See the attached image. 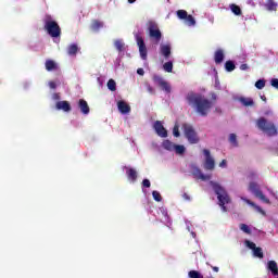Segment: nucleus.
<instances>
[{
	"label": "nucleus",
	"mask_w": 278,
	"mask_h": 278,
	"mask_svg": "<svg viewBox=\"0 0 278 278\" xmlns=\"http://www.w3.org/2000/svg\"><path fill=\"white\" fill-rule=\"evenodd\" d=\"M249 190L256 197V199H258V201H262V203H266L267 205H270V203H274V201H277L278 199L275 191L270 188L260 189V185L255 181L249 184Z\"/></svg>",
	"instance_id": "2"
},
{
	"label": "nucleus",
	"mask_w": 278,
	"mask_h": 278,
	"mask_svg": "<svg viewBox=\"0 0 278 278\" xmlns=\"http://www.w3.org/2000/svg\"><path fill=\"white\" fill-rule=\"evenodd\" d=\"M78 51H79V46H77V43H72L67 48L68 55H77Z\"/></svg>",
	"instance_id": "26"
},
{
	"label": "nucleus",
	"mask_w": 278,
	"mask_h": 278,
	"mask_svg": "<svg viewBox=\"0 0 278 278\" xmlns=\"http://www.w3.org/2000/svg\"><path fill=\"white\" fill-rule=\"evenodd\" d=\"M192 173L194 175V177H197V179H201L202 181H210V179H212V174H203V172H201V169L194 167L192 169Z\"/></svg>",
	"instance_id": "16"
},
{
	"label": "nucleus",
	"mask_w": 278,
	"mask_h": 278,
	"mask_svg": "<svg viewBox=\"0 0 278 278\" xmlns=\"http://www.w3.org/2000/svg\"><path fill=\"white\" fill-rule=\"evenodd\" d=\"M170 51H172L170 43L160 45V53L161 55H163V58H165V60H168V58H170Z\"/></svg>",
	"instance_id": "17"
},
{
	"label": "nucleus",
	"mask_w": 278,
	"mask_h": 278,
	"mask_svg": "<svg viewBox=\"0 0 278 278\" xmlns=\"http://www.w3.org/2000/svg\"><path fill=\"white\" fill-rule=\"evenodd\" d=\"M52 99L53 101H60V93H53Z\"/></svg>",
	"instance_id": "48"
},
{
	"label": "nucleus",
	"mask_w": 278,
	"mask_h": 278,
	"mask_svg": "<svg viewBox=\"0 0 278 278\" xmlns=\"http://www.w3.org/2000/svg\"><path fill=\"white\" fill-rule=\"evenodd\" d=\"M78 108L81 114H84L85 116H88V114H90V106L88 105V102L86 100L80 99L78 101Z\"/></svg>",
	"instance_id": "19"
},
{
	"label": "nucleus",
	"mask_w": 278,
	"mask_h": 278,
	"mask_svg": "<svg viewBox=\"0 0 278 278\" xmlns=\"http://www.w3.org/2000/svg\"><path fill=\"white\" fill-rule=\"evenodd\" d=\"M265 8L269 10V12H275L277 10V2H275V0H267Z\"/></svg>",
	"instance_id": "28"
},
{
	"label": "nucleus",
	"mask_w": 278,
	"mask_h": 278,
	"mask_svg": "<svg viewBox=\"0 0 278 278\" xmlns=\"http://www.w3.org/2000/svg\"><path fill=\"white\" fill-rule=\"evenodd\" d=\"M43 27L47 34L51 36V38H60V36L62 35V29L60 28V25L51 15H45Z\"/></svg>",
	"instance_id": "4"
},
{
	"label": "nucleus",
	"mask_w": 278,
	"mask_h": 278,
	"mask_svg": "<svg viewBox=\"0 0 278 278\" xmlns=\"http://www.w3.org/2000/svg\"><path fill=\"white\" fill-rule=\"evenodd\" d=\"M117 110L119 114H129L131 112V106L125 100L117 101Z\"/></svg>",
	"instance_id": "15"
},
{
	"label": "nucleus",
	"mask_w": 278,
	"mask_h": 278,
	"mask_svg": "<svg viewBox=\"0 0 278 278\" xmlns=\"http://www.w3.org/2000/svg\"><path fill=\"white\" fill-rule=\"evenodd\" d=\"M212 97H213V99H216V94H214V93H213V96H212Z\"/></svg>",
	"instance_id": "57"
},
{
	"label": "nucleus",
	"mask_w": 278,
	"mask_h": 278,
	"mask_svg": "<svg viewBox=\"0 0 278 278\" xmlns=\"http://www.w3.org/2000/svg\"><path fill=\"white\" fill-rule=\"evenodd\" d=\"M181 128L185 134V138H187L189 144H199L201 138H199L197 130H194V128L191 125L182 124Z\"/></svg>",
	"instance_id": "6"
},
{
	"label": "nucleus",
	"mask_w": 278,
	"mask_h": 278,
	"mask_svg": "<svg viewBox=\"0 0 278 278\" xmlns=\"http://www.w3.org/2000/svg\"><path fill=\"white\" fill-rule=\"evenodd\" d=\"M159 216H162V223H164L167 227H170V217H168V212L166 211L165 207L159 208Z\"/></svg>",
	"instance_id": "18"
},
{
	"label": "nucleus",
	"mask_w": 278,
	"mask_h": 278,
	"mask_svg": "<svg viewBox=\"0 0 278 278\" xmlns=\"http://www.w3.org/2000/svg\"><path fill=\"white\" fill-rule=\"evenodd\" d=\"M225 60V52L219 49L215 52V62L216 64H220Z\"/></svg>",
	"instance_id": "27"
},
{
	"label": "nucleus",
	"mask_w": 278,
	"mask_h": 278,
	"mask_svg": "<svg viewBox=\"0 0 278 278\" xmlns=\"http://www.w3.org/2000/svg\"><path fill=\"white\" fill-rule=\"evenodd\" d=\"M261 99H262V101H266V97L265 96H262Z\"/></svg>",
	"instance_id": "56"
},
{
	"label": "nucleus",
	"mask_w": 278,
	"mask_h": 278,
	"mask_svg": "<svg viewBox=\"0 0 278 278\" xmlns=\"http://www.w3.org/2000/svg\"><path fill=\"white\" fill-rule=\"evenodd\" d=\"M173 136L175 138H179V136H181V134L179 132V123H176L174 128H173Z\"/></svg>",
	"instance_id": "40"
},
{
	"label": "nucleus",
	"mask_w": 278,
	"mask_h": 278,
	"mask_svg": "<svg viewBox=\"0 0 278 278\" xmlns=\"http://www.w3.org/2000/svg\"><path fill=\"white\" fill-rule=\"evenodd\" d=\"M185 25H188V27H194L197 25V21L194 20V17L192 15H189L185 20Z\"/></svg>",
	"instance_id": "31"
},
{
	"label": "nucleus",
	"mask_w": 278,
	"mask_h": 278,
	"mask_svg": "<svg viewBox=\"0 0 278 278\" xmlns=\"http://www.w3.org/2000/svg\"><path fill=\"white\" fill-rule=\"evenodd\" d=\"M182 199H184L185 201H190V195H189L188 193H184V194H182Z\"/></svg>",
	"instance_id": "49"
},
{
	"label": "nucleus",
	"mask_w": 278,
	"mask_h": 278,
	"mask_svg": "<svg viewBox=\"0 0 278 278\" xmlns=\"http://www.w3.org/2000/svg\"><path fill=\"white\" fill-rule=\"evenodd\" d=\"M176 14H177V17H178L180 21H186L187 17L189 16V15H188V12H187L186 10H178V11L176 12Z\"/></svg>",
	"instance_id": "32"
},
{
	"label": "nucleus",
	"mask_w": 278,
	"mask_h": 278,
	"mask_svg": "<svg viewBox=\"0 0 278 278\" xmlns=\"http://www.w3.org/2000/svg\"><path fill=\"white\" fill-rule=\"evenodd\" d=\"M208 186L210 188H212V190H214L215 194L217 195L222 211L228 212L229 208L227 207V205L231 203V198L229 197V193H227V190H225L224 187L216 181H210Z\"/></svg>",
	"instance_id": "3"
},
{
	"label": "nucleus",
	"mask_w": 278,
	"mask_h": 278,
	"mask_svg": "<svg viewBox=\"0 0 278 278\" xmlns=\"http://www.w3.org/2000/svg\"><path fill=\"white\" fill-rule=\"evenodd\" d=\"M103 27H105V23L94 20L93 22H91L90 28L92 29V31H99V29H103Z\"/></svg>",
	"instance_id": "23"
},
{
	"label": "nucleus",
	"mask_w": 278,
	"mask_h": 278,
	"mask_svg": "<svg viewBox=\"0 0 278 278\" xmlns=\"http://www.w3.org/2000/svg\"><path fill=\"white\" fill-rule=\"evenodd\" d=\"M241 201H244V203H247L248 205H251V207H254V210H256V212H258L260 214H266L264 212V210H262V207L257 206L255 203H253L251 200L244 198V197H241Z\"/></svg>",
	"instance_id": "24"
},
{
	"label": "nucleus",
	"mask_w": 278,
	"mask_h": 278,
	"mask_svg": "<svg viewBox=\"0 0 278 278\" xmlns=\"http://www.w3.org/2000/svg\"><path fill=\"white\" fill-rule=\"evenodd\" d=\"M162 147L166 151L176 153V155H184L186 153V146L174 143L170 140H164Z\"/></svg>",
	"instance_id": "7"
},
{
	"label": "nucleus",
	"mask_w": 278,
	"mask_h": 278,
	"mask_svg": "<svg viewBox=\"0 0 278 278\" xmlns=\"http://www.w3.org/2000/svg\"><path fill=\"white\" fill-rule=\"evenodd\" d=\"M153 129L155 130V134L160 138H168V130H166V128L164 127V124L162 122L156 121L153 124Z\"/></svg>",
	"instance_id": "13"
},
{
	"label": "nucleus",
	"mask_w": 278,
	"mask_h": 278,
	"mask_svg": "<svg viewBox=\"0 0 278 278\" xmlns=\"http://www.w3.org/2000/svg\"><path fill=\"white\" fill-rule=\"evenodd\" d=\"M264 116H267V118H274V119L277 118V115L270 109H266L264 111Z\"/></svg>",
	"instance_id": "37"
},
{
	"label": "nucleus",
	"mask_w": 278,
	"mask_h": 278,
	"mask_svg": "<svg viewBox=\"0 0 278 278\" xmlns=\"http://www.w3.org/2000/svg\"><path fill=\"white\" fill-rule=\"evenodd\" d=\"M219 168H227V160H223L219 164H218Z\"/></svg>",
	"instance_id": "46"
},
{
	"label": "nucleus",
	"mask_w": 278,
	"mask_h": 278,
	"mask_svg": "<svg viewBox=\"0 0 278 278\" xmlns=\"http://www.w3.org/2000/svg\"><path fill=\"white\" fill-rule=\"evenodd\" d=\"M163 70L165 73H173V61L163 64Z\"/></svg>",
	"instance_id": "33"
},
{
	"label": "nucleus",
	"mask_w": 278,
	"mask_h": 278,
	"mask_svg": "<svg viewBox=\"0 0 278 278\" xmlns=\"http://www.w3.org/2000/svg\"><path fill=\"white\" fill-rule=\"evenodd\" d=\"M202 153H203L202 166L204 170H214L216 168V160L212 155V152H210V150L207 149H204Z\"/></svg>",
	"instance_id": "8"
},
{
	"label": "nucleus",
	"mask_w": 278,
	"mask_h": 278,
	"mask_svg": "<svg viewBox=\"0 0 278 278\" xmlns=\"http://www.w3.org/2000/svg\"><path fill=\"white\" fill-rule=\"evenodd\" d=\"M123 170L126 174L128 181H130V184H136L138 179V172L134 167L129 166H124Z\"/></svg>",
	"instance_id": "14"
},
{
	"label": "nucleus",
	"mask_w": 278,
	"mask_h": 278,
	"mask_svg": "<svg viewBox=\"0 0 278 278\" xmlns=\"http://www.w3.org/2000/svg\"><path fill=\"white\" fill-rule=\"evenodd\" d=\"M148 92H150V94H153L155 90L153 89V87L148 86Z\"/></svg>",
	"instance_id": "50"
},
{
	"label": "nucleus",
	"mask_w": 278,
	"mask_h": 278,
	"mask_svg": "<svg viewBox=\"0 0 278 278\" xmlns=\"http://www.w3.org/2000/svg\"><path fill=\"white\" fill-rule=\"evenodd\" d=\"M58 86H60V81H50V83H49V87H50L52 90H55V88H58Z\"/></svg>",
	"instance_id": "43"
},
{
	"label": "nucleus",
	"mask_w": 278,
	"mask_h": 278,
	"mask_svg": "<svg viewBox=\"0 0 278 278\" xmlns=\"http://www.w3.org/2000/svg\"><path fill=\"white\" fill-rule=\"evenodd\" d=\"M265 87H266V80L264 79H258L255 83V88H257V90H264Z\"/></svg>",
	"instance_id": "34"
},
{
	"label": "nucleus",
	"mask_w": 278,
	"mask_h": 278,
	"mask_svg": "<svg viewBox=\"0 0 278 278\" xmlns=\"http://www.w3.org/2000/svg\"><path fill=\"white\" fill-rule=\"evenodd\" d=\"M114 47L115 49H117V51H125V42L123 41V39H116L114 41Z\"/></svg>",
	"instance_id": "29"
},
{
	"label": "nucleus",
	"mask_w": 278,
	"mask_h": 278,
	"mask_svg": "<svg viewBox=\"0 0 278 278\" xmlns=\"http://www.w3.org/2000/svg\"><path fill=\"white\" fill-rule=\"evenodd\" d=\"M187 103L193 108V110L200 116H207L210 114L212 108H214V102L207 100L205 96L201 93L189 92L186 97Z\"/></svg>",
	"instance_id": "1"
},
{
	"label": "nucleus",
	"mask_w": 278,
	"mask_h": 278,
	"mask_svg": "<svg viewBox=\"0 0 278 278\" xmlns=\"http://www.w3.org/2000/svg\"><path fill=\"white\" fill-rule=\"evenodd\" d=\"M186 225H187L188 231H191L192 238H197V233L194 231L190 230V223L187 222Z\"/></svg>",
	"instance_id": "47"
},
{
	"label": "nucleus",
	"mask_w": 278,
	"mask_h": 278,
	"mask_svg": "<svg viewBox=\"0 0 278 278\" xmlns=\"http://www.w3.org/2000/svg\"><path fill=\"white\" fill-rule=\"evenodd\" d=\"M137 73H138V75H144V70L143 68H138Z\"/></svg>",
	"instance_id": "52"
},
{
	"label": "nucleus",
	"mask_w": 278,
	"mask_h": 278,
	"mask_svg": "<svg viewBox=\"0 0 278 278\" xmlns=\"http://www.w3.org/2000/svg\"><path fill=\"white\" fill-rule=\"evenodd\" d=\"M135 39L139 49L141 60H147L148 51L147 43H144V39L140 35H135Z\"/></svg>",
	"instance_id": "11"
},
{
	"label": "nucleus",
	"mask_w": 278,
	"mask_h": 278,
	"mask_svg": "<svg viewBox=\"0 0 278 278\" xmlns=\"http://www.w3.org/2000/svg\"><path fill=\"white\" fill-rule=\"evenodd\" d=\"M239 227H240L241 231H243V233L251 235V227H249V225L241 224Z\"/></svg>",
	"instance_id": "41"
},
{
	"label": "nucleus",
	"mask_w": 278,
	"mask_h": 278,
	"mask_svg": "<svg viewBox=\"0 0 278 278\" xmlns=\"http://www.w3.org/2000/svg\"><path fill=\"white\" fill-rule=\"evenodd\" d=\"M225 68L228 71V73H231V71H236V64H233L231 61H227Z\"/></svg>",
	"instance_id": "36"
},
{
	"label": "nucleus",
	"mask_w": 278,
	"mask_h": 278,
	"mask_svg": "<svg viewBox=\"0 0 278 278\" xmlns=\"http://www.w3.org/2000/svg\"><path fill=\"white\" fill-rule=\"evenodd\" d=\"M249 68V65H247V64H242L241 66H240V70L241 71H247Z\"/></svg>",
	"instance_id": "51"
},
{
	"label": "nucleus",
	"mask_w": 278,
	"mask_h": 278,
	"mask_svg": "<svg viewBox=\"0 0 278 278\" xmlns=\"http://www.w3.org/2000/svg\"><path fill=\"white\" fill-rule=\"evenodd\" d=\"M108 88L111 90V92H115L116 90V81L114 79H110L108 81Z\"/></svg>",
	"instance_id": "38"
},
{
	"label": "nucleus",
	"mask_w": 278,
	"mask_h": 278,
	"mask_svg": "<svg viewBox=\"0 0 278 278\" xmlns=\"http://www.w3.org/2000/svg\"><path fill=\"white\" fill-rule=\"evenodd\" d=\"M46 71H58V64L53 60L46 61Z\"/></svg>",
	"instance_id": "25"
},
{
	"label": "nucleus",
	"mask_w": 278,
	"mask_h": 278,
	"mask_svg": "<svg viewBox=\"0 0 278 278\" xmlns=\"http://www.w3.org/2000/svg\"><path fill=\"white\" fill-rule=\"evenodd\" d=\"M270 84H271L273 88H276V90H278V79L277 78L271 79Z\"/></svg>",
	"instance_id": "45"
},
{
	"label": "nucleus",
	"mask_w": 278,
	"mask_h": 278,
	"mask_svg": "<svg viewBox=\"0 0 278 278\" xmlns=\"http://www.w3.org/2000/svg\"><path fill=\"white\" fill-rule=\"evenodd\" d=\"M142 186L143 188H151V181L149 179H143Z\"/></svg>",
	"instance_id": "44"
},
{
	"label": "nucleus",
	"mask_w": 278,
	"mask_h": 278,
	"mask_svg": "<svg viewBox=\"0 0 278 278\" xmlns=\"http://www.w3.org/2000/svg\"><path fill=\"white\" fill-rule=\"evenodd\" d=\"M149 37L154 41L155 45L160 43L162 40V31L160 26L155 22H149L148 24Z\"/></svg>",
	"instance_id": "9"
},
{
	"label": "nucleus",
	"mask_w": 278,
	"mask_h": 278,
	"mask_svg": "<svg viewBox=\"0 0 278 278\" xmlns=\"http://www.w3.org/2000/svg\"><path fill=\"white\" fill-rule=\"evenodd\" d=\"M189 278H203L202 274L198 270H190L188 273Z\"/></svg>",
	"instance_id": "35"
},
{
	"label": "nucleus",
	"mask_w": 278,
	"mask_h": 278,
	"mask_svg": "<svg viewBox=\"0 0 278 278\" xmlns=\"http://www.w3.org/2000/svg\"><path fill=\"white\" fill-rule=\"evenodd\" d=\"M153 81H154V84L160 86L162 88V90H164L165 92H167V93L172 92L173 88L170 87V84H168V81L164 80V78H162L161 76L154 75Z\"/></svg>",
	"instance_id": "12"
},
{
	"label": "nucleus",
	"mask_w": 278,
	"mask_h": 278,
	"mask_svg": "<svg viewBox=\"0 0 278 278\" xmlns=\"http://www.w3.org/2000/svg\"><path fill=\"white\" fill-rule=\"evenodd\" d=\"M267 270L271 271L274 277H278V265L275 261L267 262Z\"/></svg>",
	"instance_id": "22"
},
{
	"label": "nucleus",
	"mask_w": 278,
	"mask_h": 278,
	"mask_svg": "<svg viewBox=\"0 0 278 278\" xmlns=\"http://www.w3.org/2000/svg\"><path fill=\"white\" fill-rule=\"evenodd\" d=\"M256 127L264 131L266 136H277V127L273 122H268L265 117H261L256 121Z\"/></svg>",
	"instance_id": "5"
},
{
	"label": "nucleus",
	"mask_w": 278,
	"mask_h": 278,
	"mask_svg": "<svg viewBox=\"0 0 278 278\" xmlns=\"http://www.w3.org/2000/svg\"><path fill=\"white\" fill-rule=\"evenodd\" d=\"M229 142L230 144H232V147H238V140H237L236 134L229 135Z\"/></svg>",
	"instance_id": "39"
},
{
	"label": "nucleus",
	"mask_w": 278,
	"mask_h": 278,
	"mask_svg": "<svg viewBox=\"0 0 278 278\" xmlns=\"http://www.w3.org/2000/svg\"><path fill=\"white\" fill-rule=\"evenodd\" d=\"M55 108L62 112H71V103L68 101H58Z\"/></svg>",
	"instance_id": "21"
},
{
	"label": "nucleus",
	"mask_w": 278,
	"mask_h": 278,
	"mask_svg": "<svg viewBox=\"0 0 278 278\" xmlns=\"http://www.w3.org/2000/svg\"><path fill=\"white\" fill-rule=\"evenodd\" d=\"M128 3H136V0H128Z\"/></svg>",
	"instance_id": "55"
},
{
	"label": "nucleus",
	"mask_w": 278,
	"mask_h": 278,
	"mask_svg": "<svg viewBox=\"0 0 278 278\" xmlns=\"http://www.w3.org/2000/svg\"><path fill=\"white\" fill-rule=\"evenodd\" d=\"M213 268V270H214V273H218V267H212Z\"/></svg>",
	"instance_id": "54"
},
{
	"label": "nucleus",
	"mask_w": 278,
	"mask_h": 278,
	"mask_svg": "<svg viewBox=\"0 0 278 278\" xmlns=\"http://www.w3.org/2000/svg\"><path fill=\"white\" fill-rule=\"evenodd\" d=\"M229 8L235 16H240V14H242V10L237 4H230Z\"/></svg>",
	"instance_id": "30"
},
{
	"label": "nucleus",
	"mask_w": 278,
	"mask_h": 278,
	"mask_svg": "<svg viewBox=\"0 0 278 278\" xmlns=\"http://www.w3.org/2000/svg\"><path fill=\"white\" fill-rule=\"evenodd\" d=\"M215 87L217 88V90L220 89V81H218V79H216V81H215Z\"/></svg>",
	"instance_id": "53"
},
{
	"label": "nucleus",
	"mask_w": 278,
	"mask_h": 278,
	"mask_svg": "<svg viewBox=\"0 0 278 278\" xmlns=\"http://www.w3.org/2000/svg\"><path fill=\"white\" fill-rule=\"evenodd\" d=\"M238 101L239 103H241V105H244V108H253V105L255 104L253 98L239 97Z\"/></svg>",
	"instance_id": "20"
},
{
	"label": "nucleus",
	"mask_w": 278,
	"mask_h": 278,
	"mask_svg": "<svg viewBox=\"0 0 278 278\" xmlns=\"http://www.w3.org/2000/svg\"><path fill=\"white\" fill-rule=\"evenodd\" d=\"M152 197L154 201H157V202L162 201V194H160V191H153Z\"/></svg>",
	"instance_id": "42"
},
{
	"label": "nucleus",
	"mask_w": 278,
	"mask_h": 278,
	"mask_svg": "<svg viewBox=\"0 0 278 278\" xmlns=\"http://www.w3.org/2000/svg\"><path fill=\"white\" fill-rule=\"evenodd\" d=\"M244 244L247 249H250L253 253L254 257H257L258 260H264V251L262 248H257V245L253 241L245 240Z\"/></svg>",
	"instance_id": "10"
}]
</instances>
